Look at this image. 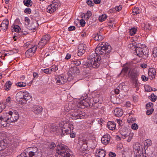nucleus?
I'll return each instance as SVG.
<instances>
[{
    "instance_id": "f257e3e1",
    "label": "nucleus",
    "mask_w": 157,
    "mask_h": 157,
    "mask_svg": "<svg viewBox=\"0 0 157 157\" xmlns=\"http://www.w3.org/2000/svg\"><path fill=\"white\" fill-rule=\"evenodd\" d=\"M111 50V47L108 43L102 42L97 45L95 52L98 55L99 54L108 55L110 53Z\"/></svg>"
},
{
    "instance_id": "f03ea898",
    "label": "nucleus",
    "mask_w": 157,
    "mask_h": 157,
    "mask_svg": "<svg viewBox=\"0 0 157 157\" xmlns=\"http://www.w3.org/2000/svg\"><path fill=\"white\" fill-rule=\"evenodd\" d=\"M88 59L90 64H87V66L89 67L90 64L93 68H96L100 66L101 58L95 52L90 54Z\"/></svg>"
},
{
    "instance_id": "7ed1b4c3",
    "label": "nucleus",
    "mask_w": 157,
    "mask_h": 157,
    "mask_svg": "<svg viewBox=\"0 0 157 157\" xmlns=\"http://www.w3.org/2000/svg\"><path fill=\"white\" fill-rule=\"evenodd\" d=\"M58 154L57 157H73L72 152H70L68 147L61 144L57 147Z\"/></svg>"
},
{
    "instance_id": "20e7f679",
    "label": "nucleus",
    "mask_w": 157,
    "mask_h": 157,
    "mask_svg": "<svg viewBox=\"0 0 157 157\" xmlns=\"http://www.w3.org/2000/svg\"><path fill=\"white\" fill-rule=\"evenodd\" d=\"M63 123V122H62L61 124H62V123ZM60 127L63 128V129L61 128L59 129V132L64 135L71 132V130H73L74 128L73 125L68 123L64 124V125L63 126L61 125V126H60Z\"/></svg>"
},
{
    "instance_id": "39448f33",
    "label": "nucleus",
    "mask_w": 157,
    "mask_h": 157,
    "mask_svg": "<svg viewBox=\"0 0 157 157\" xmlns=\"http://www.w3.org/2000/svg\"><path fill=\"white\" fill-rule=\"evenodd\" d=\"M85 115L80 113V112L77 111V110H74L71 113L67 114V116L70 119L73 120H76L78 119H82L83 116Z\"/></svg>"
},
{
    "instance_id": "423d86ee",
    "label": "nucleus",
    "mask_w": 157,
    "mask_h": 157,
    "mask_svg": "<svg viewBox=\"0 0 157 157\" xmlns=\"http://www.w3.org/2000/svg\"><path fill=\"white\" fill-rule=\"evenodd\" d=\"M121 133L122 136L121 138L123 139H125L127 137H128L127 141L128 142H130L132 138L133 134L127 129H123L121 132Z\"/></svg>"
},
{
    "instance_id": "0eeeda50",
    "label": "nucleus",
    "mask_w": 157,
    "mask_h": 157,
    "mask_svg": "<svg viewBox=\"0 0 157 157\" xmlns=\"http://www.w3.org/2000/svg\"><path fill=\"white\" fill-rule=\"evenodd\" d=\"M79 69L76 67H72L69 68L68 72V74L69 76L71 77V79H73V77L77 75H79Z\"/></svg>"
},
{
    "instance_id": "6e6552de",
    "label": "nucleus",
    "mask_w": 157,
    "mask_h": 157,
    "mask_svg": "<svg viewBox=\"0 0 157 157\" xmlns=\"http://www.w3.org/2000/svg\"><path fill=\"white\" fill-rule=\"evenodd\" d=\"M50 38V36L49 35H46L43 36L38 44V47L40 48H43L49 41Z\"/></svg>"
},
{
    "instance_id": "1a4fd4ad",
    "label": "nucleus",
    "mask_w": 157,
    "mask_h": 157,
    "mask_svg": "<svg viewBox=\"0 0 157 157\" xmlns=\"http://www.w3.org/2000/svg\"><path fill=\"white\" fill-rule=\"evenodd\" d=\"M32 151L29 153V157H41L42 154L38 148L36 147H33Z\"/></svg>"
},
{
    "instance_id": "9d476101",
    "label": "nucleus",
    "mask_w": 157,
    "mask_h": 157,
    "mask_svg": "<svg viewBox=\"0 0 157 157\" xmlns=\"http://www.w3.org/2000/svg\"><path fill=\"white\" fill-rule=\"evenodd\" d=\"M55 79L56 83L58 85L64 84L69 80L65 76L61 75L56 77Z\"/></svg>"
},
{
    "instance_id": "9b49d317",
    "label": "nucleus",
    "mask_w": 157,
    "mask_h": 157,
    "mask_svg": "<svg viewBox=\"0 0 157 157\" xmlns=\"http://www.w3.org/2000/svg\"><path fill=\"white\" fill-rule=\"evenodd\" d=\"M146 47L143 48L140 47H136L135 49V52L136 54L140 57H142L144 55L146 54L145 50L147 49Z\"/></svg>"
},
{
    "instance_id": "f8f14e48",
    "label": "nucleus",
    "mask_w": 157,
    "mask_h": 157,
    "mask_svg": "<svg viewBox=\"0 0 157 157\" xmlns=\"http://www.w3.org/2000/svg\"><path fill=\"white\" fill-rule=\"evenodd\" d=\"M9 119L8 122H13L17 121L18 119V115L14 113L13 114V112L10 111L9 112Z\"/></svg>"
},
{
    "instance_id": "ddd939ff",
    "label": "nucleus",
    "mask_w": 157,
    "mask_h": 157,
    "mask_svg": "<svg viewBox=\"0 0 157 157\" xmlns=\"http://www.w3.org/2000/svg\"><path fill=\"white\" fill-rule=\"evenodd\" d=\"M86 48V44H79L78 47V56H82L85 53Z\"/></svg>"
},
{
    "instance_id": "4468645a",
    "label": "nucleus",
    "mask_w": 157,
    "mask_h": 157,
    "mask_svg": "<svg viewBox=\"0 0 157 157\" xmlns=\"http://www.w3.org/2000/svg\"><path fill=\"white\" fill-rule=\"evenodd\" d=\"M32 111L35 114L38 115L40 114L43 110L41 106L35 105L32 107Z\"/></svg>"
},
{
    "instance_id": "2eb2a0df",
    "label": "nucleus",
    "mask_w": 157,
    "mask_h": 157,
    "mask_svg": "<svg viewBox=\"0 0 157 157\" xmlns=\"http://www.w3.org/2000/svg\"><path fill=\"white\" fill-rule=\"evenodd\" d=\"M156 70L154 68H150L148 71V74L150 79L152 80L155 78V75H156Z\"/></svg>"
},
{
    "instance_id": "dca6fc26",
    "label": "nucleus",
    "mask_w": 157,
    "mask_h": 157,
    "mask_svg": "<svg viewBox=\"0 0 157 157\" xmlns=\"http://www.w3.org/2000/svg\"><path fill=\"white\" fill-rule=\"evenodd\" d=\"M110 140V136L109 134H106L104 135L101 138V141L104 144H107Z\"/></svg>"
},
{
    "instance_id": "f3484780",
    "label": "nucleus",
    "mask_w": 157,
    "mask_h": 157,
    "mask_svg": "<svg viewBox=\"0 0 157 157\" xmlns=\"http://www.w3.org/2000/svg\"><path fill=\"white\" fill-rule=\"evenodd\" d=\"M56 6L53 3L49 5L47 8L46 11L50 13H52L56 10Z\"/></svg>"
},
{
    "instance_id": "a211bd4d",
    "label": "nucleus",
    "mask_w": 157,
    "mask_h": 157,
    "mask_svg": "<svg viewBox=\"0 0 157 157\" xmlns=\"http://www.w3.org/2000/svg\"><path fill=\"white\" fill-rule=\"evenodd\" d=\"M23 92L20 91L18 92L16 95V99L17 102H23Z\"/></svg>"
},
{
    "instance_id": "6ab92c4d",
    "label": "nucleus",
    "mask_w": 157,
    "mask_h": 157,
    "mask_svg": "<svg viewBox=\"0 0 157 157\" xmlns=\"http://www.w3.org/2000/svg\"><path fill=\"white\" fill-rule=\"evenodd\" d=\"M106 154V152L103 149H99L97 150L95 155L98 157H104Z\"/></svg>"
},
{
    "instance_id": "aec40b11",
    "label": "nucleus",
    "mask_w": 157,
    "mask_h": 157,
    "mask_svg": "<svg viewBox=\"0 0 157 157\" xmlns=\"http://www.w3.org/2000/svg\"><path fill=\"white\" fill-rule=\"evenodd\" d=\"M139 72L135 69H134L132 70L131 72L130 75L132 79L133 80H136L137 76L139 75Z\"/></svg>"
},
{
    "instance_id": "412c9836",
    "label": "nucleus",
    "mask_w": 157,
    "mask_h": 157,
    "mask_svg": "<svg viewBox=\"0 0 157 157\" xmlns=\"http://www.w3.org/2000/svg\"><path fill=\"white\" fill-rule=\"evenodd\" d=\"M107 127L110 130H114L116 128L115 123L113 121H109L107 123Z\"/></svg>"
},
{
    "instance_id": "4be33fe9",
    "label": "nucleus",
    "mask_w": 157,
    "mask_h": 157,
    "mask_svg": "<svg viewBox=\"0 0 157 157\" xmlns=\"http://www.w3.org/2000/svg\"><path fill=\"white\" fill-rule=\"evenodd\" d=\"M23 103H25L27 101L30 100L31 98V96L30 94L26 91L23 92Z\"/></svg>"
},
{
    "instance_id": "5701e85b",
    "label": "nucleus",
    "mask_w": 157,
    "mask_h": 157,
    "mask_svg": "<svg viewBox=\"0 0 157 157\" xmlns=\"http://www.w3.org/2000/svg\"><path fill=\"white\" fill-rule=\"evenodd\" d=\"M123 111L121 109L116 108L114 110V113L115 116L117 117H120L123 114Z\"/></svg>"
},
{
    "instance_id": "b1692460",
    "label": "nucleus",
    "mask_w": 157,
    "mask_h": 157,
    "mask_svg": "<svg viewBox=\"0 0 157 157\" xmlns=\"http://www.w3.org/2000/svg\"><path fill=\"white\" fill-rule=\"evenodd\" d=\"M9 21L8 20H4L2 22L1 27L2 29L6 30L8 29Z\"/></svg>"
},
{
    "instance_id": "393cba45",
    "label": "nucleus",
    "mask_w": 157,
    "mask_h": 157,
    "mask_svg": "<svg viewBox=\"0 0 157 157\" xmlns=\"http://www.w3.org/2000/svg\"><path fill=\"white\" fill-rule=\"evenodd\" d=\"M29 48L25 52V54H28L29 53H34L36 51L37 47L36 46H33L32 47Z\"/></svg>"
},
{
    "instance_id": "a878e982",
    "label": "nucleus",
    "mask_w": 157,
    "mask_h": 157,
    "mask_svg": "<svg viewBox=\"0 0 157 157\" xmlns=\"http://www.w3.org/2000/svg\"><path fill=\"white\" fill-rule=\"evenodd\" d=\"M9 113H4L2 115H0V119H2L3 121H9Z\"/></svg>"
},
{
    "instance_id": "bb28decb",
    "label": "nucleus",
    "mask_w": 157,
    "mask_h": 157,
    "mask_svg": "<svg viewBox=\"0 0 157 157\" xmlns=\"http://www.w3.org/2000/svg\"><path fill=\"white\" fill-rule=\"evenodd\" d=\"M39 26L38 23L37 21H35L31 25V29L32 30H36Z\"/></svg>"
},
{
    "instance_id": "cd10ccee",
    "label": "nucleus",
    "mask_w": 157,
    "mask_h": 157,
    "mask_svg": "<svg viewBox=\"0 0 157 157\" xmlns=\"http://www.w3.org/2000/svg\"><path fill=\"white\" fill-rule=\"evenodd\" d=\"M132 151L131 149L128 150L124 151V157H131Z\"/></svg>"
},
{
    "instance_id": "c85d7f7f",
    "label": "nucleus",
    "mask_w": 157,
    "mask_h": 157,
    "mask_svg": "<svg viewBox=\"0 0 157 157\" xmlns=\"http://www.w3.org/2000/svg\"><path fill=\"white\" fill-rule=\"evenodd\" d=\"M12 85V82L10 81H7L5 85V89L6 91L9 90L10 89Z\"/></svg>"
},
{
    "instance_id": "c756f323",
    "label": "nucleus",
    "mask_w": 157,
    "mask_h": 157,
    "mask_svg": "<svg viewBox=\"0 0 157 157\" xmlns=\"http://www.w3.org/2000/svg\"><path fill=\"white\" fill-rule=\"evenodd\" d=\"M51 74H52L53 72H56L58 69L56 66H53L49 68Z\"/></svg>"
},
{
    "instance_id": "7c9ffc66",
    "label": "nucleus",
    "mask_w": 157,
    "mask_h": 157,
    "mask_svg": "<svg viewBox=\"0 0 157 157\" xmlns=\"http://www.w3.org/2000/svg\"><path fill=\"white\" fill-rule=\"evenodd\" d=\"M51 130L54 132H56L57 133L58 132H59V129H61L60 128H59L57 126H55V125H52L51 127Z\"/></svg>"
},
{
    "instance_id": "2f4dec72",
    "label": "nucleus",
    "mask_w": 157,
    "mask_h": 157,
    "mask_svg": "<svg viewBox=\"0 0 157 157\" xmlns=\"http://www.w3.org/2000/svg\"><path fill=\"white\" fill-rule=\"evenodd\" d=\"M23 3L24 4L27 6H31L33 4V3L31 0H24Z\"/></svg>"
},
{
    "instance_id": "473e14b6",
    "label": "nucleus",
    "mask_w": 157,
    "mask_h": 157,
    "mask_svg": "<svg viewBox=\"0 0 157 157\" xmlns=\"http://www.w3.org/2000/svg\"><path fill=\"white\" fill-rule=\"evenodd\" d=\"M143 28H144V30H149L151 29V25L149 24L146 23H144L143 25H142Z\"/></svg>"
},
{
    "instance_id": "72a5a7b5",
    "label": "nucleus",
    "mask_w": 157,
    "mask_h": 157,
    "mask_svg": "<svg viewBox=\"0 0 157 157\" xmlns=\"http://www.w3.org/2000/svg\"><path fill=\"white\" fill-rule=\"evenodd\" d=\"M137 30V29L135 28H132L130 29L129 33L130 35L132 36L136 33Z\"/></svg>"
},
{
    "instance_id": "f704fd0d",
    "label": "nucleus",
    "mask_w": 157,
    "mask_h": 157,
    "mask_svg": "<svg viewBox=\"0 0 157 157\" xmlns=\"http://www.w3.org/2000/svg\"><path fill=\"white\" fill-rule=\"evenodd\" d=\"M132 13L134 15H136L140 13V11L139 8L136 7L133 9Z\"/></svg>"
},
{
    "instance_id": "c9c22d12",
    "label": "nucleus",
    "mask_w": 157,
    "mask_h": 157,
    "mask_svg": "<svg viewBox=\"0 0 157 157\" xmlns=\"http://www.w3.org/2000/svg\"><path fill=\"white\" fill-rule=\"evenodd\" d=\"M8 121H3L2 119H0L1 126L3 127L6 126Z\"/></svg>"
},
{
    "instance_id": "e433bc0d",
    "label": "nucleus",
    "mask_w": 157,
    "mask_h": 157,
    "mask_svg": "<svg viewBox=\"0 0 157 157\" xmlns=\"http://www.w3.org/2000/svg\"><path fill=\"white\" fill-rule=\"evenodd\" d=\"M107 16L105 14H102L99 17V20L101 22L105 21L107 17Z\"/></svg>"
},
{
    "instance_id": "4c0bfd02",
    "label": "nucleus",
    "mask_w": 157,
    "mask_h": 157,
    "mask_svg": "<svg viewBox=\"0 0 157 157\" xmlns=\"http://www.w3.org/2000/svg\"><path fill=\"white\" fill-rule=\"evenodd\" d=\"M16 85L20 87H22L26 86V83L22 82H18L17 83Z\"/></svg>"
},
{
    "instance_id": "58836bf2",
    "label": "nucleus",
    "mask_w": 157,
    "mask_h": 157,
    "mask_svg": "<svg viewBox=\"0 0 157 157\" xmlns=\"http://www.w3.org/2000/svg\"><path fill=\"white\" fill-rule=\"evenodd\" d=\"M71 63L78 66L81 64V62L79 60L75 59L71 61Z\"/></svg>"
},
{
    "instance_id": "ea45409f",
    "label": "nucleus",
    "mask_w": 157,
    "mask_h": 157,
    "mask_svg": "<svg viewBox=\"0 0 157 157\" xmlns=\"http://www.w3.org/2000/svg\"><path fill=\"white\" fill-rule=\"evenodd\" d=\"M119 100V98H117L116 97H113L111 98V101L114 104H118L119 103L118 101Z\"/></svg>"
},
{
    "instance_id": "a19ab883",
    "label": "nucleus",
    "mask_w": 157,
    "mask_h": 157,
    "mask_svg": "<svg viewBox=\"0 0 157 157\" xmlns=\"http://www.w3.org/2000/svg\"><path fill=\"white\" fill-rule=\"evenodd\" d=\"M145 90L147 92H150L152 91V88L148 85H146L144 86Z\"/></svg>"
},
{
    "instance_id": "79ce46f5",
    "label": "nucleus",
    "mask_w": 157,
    "mask_h": 157,
    "mask_svg": "<svg viewBox=\"0 0 157 157\" xmlns=\"http://www.w3.org/2000/svg\"><path fill=\"white\" fill-rule=\"evenodd\" d=\"M152 142L151 140L147 139L146 140L145 145L147 146V147L150 146Z\"/></svg>"
},
{
    "instance_id": "37998d69",
    "label": "nucleus",
    "mask_w": 157,
    "mask_h": 157,
    "mask_svg": "<svg viewBox=\"0 0 157 157\" xmlns=\"http://www.w3.org/2000/svg\"><path fill=\"white\" fill-rule=\"evenodd\" d=\"M131 128L133 130H137L138 128V125L136 123L133 124L131 125Z\"/></svg>"
},
{
    "instance_id": "c03bdc74",
    "label": "nucleus",
    "mask_w": 157,
    "mask_h": 157,
    "mask_svg": "<svg viewBox=\"0 0 157 157\" xmlns=\"http://www.w3.org/2000/svg\"><path fill=\"white\" fill-rule=\"evenodd\" d=\"M79 144L81 146V148L84 150H86L87 149L88 146L87 144Z\"/></svg>"
},
{
    "instance_id": "a18cd8bd",
    "label": "nucleus",
    "mask_w": 157,
    "mask_h": 157,
    "mask_svg": "<svg viewBox=\"0 0 157 157\" xmlns=\"http://www.w3.org/2000/svg\"><path fill=\"white\" fill-rule=\"evenodd\" d=\"M151 101L154 102L157 99V96L154 94H152L151 95Z\"/></svg>"
},
{
    "instance_id": "49530a36",
    "label": "nucleus",
    "mask_w": 157,
    "mask_h": 157,
    "mask_svg": "<svg viewBox=\"0 0 157 157\" xmlns=\"http://www.w3.org/2000/svg\"><path fill=\"white\" fill-rule=\"evenodd\" d=\"M25 25H28L29 24L30 21L29 18L28 17H25Z\"/></svg>"
},
{
    "instance_id": "de8ad7c7",
    "label": "nucleus",
    "mask_w": 157,
    "mask_h": 157,
    "mask_svg": "<svg viewBox=\"0 0 157 157\" xmlns=\"http://www.w3.org/2000/svg\"><path fill=\"white\" fill-rule=\"evenodd\" d=\"M19 27L18 26H16L13 27L12 30L13 32H18L19 31Z\"/></svg>"
},
{
    "instance_id": "09e8293b",
    "label": "nucleus",
    "mask_w": 157,
    "mask_h": 157,
    "mask_svg": "<svg viewBox=\"0 0 157 157\" xmlns=\"http://www.w3.org/2000/svg\"><path fill=\"white\" fill-rule=\"evenodd\" d=\"M128 67L127 66H124L122 70L121 73L124 72V73H127L128 70Z\"/></svg>"
},
{
    "instance_id": "8fccbe9b",
    "label": "nucleus",
    "mask_w": 157,
    "mask_h": 157,
    "mask_svg": "<svg viewBox=\"0 0 157 157\" xmlns=\"http://www.w3.org/2000/svg\"><path fill=\"white\" fill-rule=\"evenodd\" d=\"M122 6L121 5H119V6H115L114 9L118 11H120L122 9Z\"/></svg>"
},
{
    "instance_id": "3c124183",
    "label": "nucleus",
    "mask_w": 157,
    "mask_h": 157,
    "mask_svg": "<svg viewBox=\"0 0 157 157\" xmlns=\"http://www.w3.org/2000/svg\"><path fill=\"white\" fill-rule=\"evenodd\" d=\"M153 54L155 57H157V47L154 48L153 51Z\"/></svg>"
},
{
    "instance_id": "603ef678",
    "label": "nucleus",
    "mask_w": 157,
    "mask_h": 157,
    "mask_svg": "<svg viewBox=\"0 0 157 157\" xmlns=\"http://www.w3.org/2000/svg\"><path fill=\"white\" fill-rule=\"evenodd\" d=\"M154 111V109H148L147 110L146 112V114L148 115H151Z\"/></svg>"
},
{
    "instance_id": "864d4df0",
    "label": "nucleus",
    "mask_w": 157,
    "mask_h": 157,
    "mask_svg": "<svg viewBox=\"0 0 157 157\" xmlns=\"http://www.w3.org/2000/svg\"><path fill=\"white\" fill-rule=\"evenodd\" d=\"M43 71V72L46 74H51L49 68L44 69Z\"/></svg>"
},
{
    "instance_id": "5fc2aeb1",
    "label": "nucleus",
    "mask_w": 157,
    "mask_h": 157,
    "mask_svg": "<svg viewBox=\"0 0 157 157\" xmlns=\"http://www.w3.org/2000/svg\"><path fill=\"white\" fill-rule=\"evenodd\" d=\"M24 12L27 14H30L31 13V10L30 8H27L24 10Z\"/></svg>"
},
{
    "instance_id": "6e6d98bb",
    "label": "nucleus",
    "mask_w": 157,
    "mask_h": 157,
    "mask_svg": "<svg viewBox=\"0 0 157 157\" xmlns=\"http://www.w3.org/2000/svg\"><path fill=\"white\" fill-rule=\"evenodd\" d=\"M128 47L129 48H131L132 49H133V48H136V46L135 44H134L133 43H131L129 44L128 45Z\"/></svg>"
},
{
    "instance_id": "4d7b16f0",
    "label": "nucleus",
    "mask_w": 157,
    "mask_h": 157,
    "mask_svg": "<svg viewBox=\"0 0 157 157\" xmlns=\"http://www.w3.org/2000/svg\"><path fill=\"white\" fill-rule=\"evenodd\" d=\"M153 104L151 102H149L147 103L146 105L147 109H149L153 106Z\"/></svg>"
},
{
    "instance_id": "13d9d810",
    "label": "nucleus",
    "mask_w": 157,
    "mask_h": 157,
    "mask_svg": "<svg viewBox=\"0 0 157 157\" xmlns=\"http://www.w3.org/2000/svg\"><path fill=\"white\" fill-rule=\"evenodd\" d=\"M92 15L91 12L90 11H88L86 14V16H87L86 18H89Z\"/></svg>"
},
{
    "instance_id": "bf43d9fd",
    "label": "nucleus",
    "mask_w": 157,
    "mask_h": 157,
    "mask_svg": "<svg viewBox=\"0 0 157 157\" xmlns=\"http://www.w3.org/2000/svg\"><path fill=\"white\" fill-rule=\"evenodd\" d=\"M80 24L82 26L84 27L85 25L86 22L84 20L82 19L80 21Z\"/></svg>"
},
{
    "instance_id": "052dcab7",
    "label": "nucleus",
    "mask_w": 157,
    "mask_h": 157,
    "mask_svg": "<svg viewBox=\"0 0 157 157\" xmlns=\"http://www.w3.org/2000/svg\"><path fill=\"white\" fill-rule=\"evenodd\" d=\"M142 80L144 81H147L148 79V78L145 75H143L141 76Z\"/></svg>"
},
{
    "instance_id": "680f3d73",
    "label": "nucleus",
    "mask_w": 157,
    "mask_h": 157,
    "mask_svg": "<svg viewBox=\"0 0 157 157\" xmlns=\"http://www.w3.org/2000/svg\"><path fill=\"white\" fill-rule=\"evenodd\" d=\"M5 105L3 104H0V113H1L3 110L5 108Z\"/></svg>"
},
{
    "instance_id": "e2e57ef3",
    "label": "nucleus",
    "mask_w": 157,
    "mask_h": 157,
    "mask_svg": "<svg viewBox=\"0 0 157 157\" xmlns=\"http://www.w3.org/2000/svg\"><path fill=\"white\" fill-rule=\"evenodd\" d=\"M18 50L17 48H14V49H13L12 50H10V52L11 53L12 52L13 54V53H17L18 52Z\"/></svg>"
},
{
    "instance_id": "0e129e2a",
    "label": "nucleus",
    "mask_w": 157,
    "mask_h": 157,
    "mask_svg": "<svg viewBox=\"0 0 157 157\" xmlns=\"http://www.w3.org/2000/svg\"><path fill=\"white\" fill-rule=\"evenodd\" d=\"M75 26H71L68 28V29L69 31H70L75 30Z\"/></svg>"
},
{
    "instance_id": "69168bd1",
    "label": "nucleus",
    "mask_w": 157,
    "mask_h": 157,
    "mask_svg": "<svg viewBox=\"0 0 157 157\" xmlns=\"http://www.w3.org/2000/svg\"><path fill=\"white\" fill-rule=\"evenodd\" d=\"M17 157H27V154L25 152L21 153L20 155L18 156Z\"/></svg>"
},
{
    "instance_id": "338daca9",
    "label": "nucleus",
    "mask_w": 157,
    "mask_h": 157,
    "mask_svg": "<svg viewBox=\"0 0 157 157\" xmlns=\"http://www.w3.org/2000/svg\"><path fill=\"white\" fill-rule=\"evenodd\" d=\"M56 146V144L52 142L49 146V147L50 149H53Z\"/></svg>"
},
{
    "instance_id": "774afa93",
    "label": "nucleus",
    "mask_w": 157,
    "mask_h": 157,
    "mask_svg": "<svg viewBox=\"0 0 157 157\" xmlns=\"http://www.w3.org/2000/svg\"><path fill=\"white\" fill-rule=\"evenodd\" d=\"M79 144H87L86 140L83 139L79 141Z\"/></svg>"
}]
</instances>
